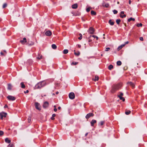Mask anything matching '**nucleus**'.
Wrapping results in <instances>:
<instances>
[{
    "label": "nucleus",
    "mask_w": 147,
    "mask_h": 147,
    "mask_svg": "<svg viewBox=\"0 0 147 147\" xmlns=\"http://www.w3.org/2000/svg\"><path fill=\"white\" fill-rule=\"evenodd\" d=\"M48 84L45 81H41L38 82L36 85L35 87V89H40Z\"/></svg>",
    "instance_id": "obj_1"
},
{
    "label": "nucleus",
    "mask_w": 147,
    "mask_h": 147,
    "mask_svg": "<svg viewBox=\"0 0 147 147\" xmlns=\"http://www.w3.org/2000/svg\"><path fill=\"white\" fill-rule=\"evenodd\" d=\"M119 87V84L113 85L111 90V92L112 93L115 92L117 90H118Z\"/></svg>",
    "instance_id": "obj_2"
},
{
    "label": "nucleus",
    "mask_w": 147,
    "mask_h": 147,
    "mask_svg": "<svg viewBox=\"0 0 147 147\" xmlns=\"http://www.w3.org/2000/svg\"><path fill=\"white\" fill-rule=\"evenodd\" d=\"M95 32V29L92 27H90L89 29L88 32L91 34H93Z\"/></svg>",
    "instance_id": "obj_3"
},
{
    "label": "nucleus",
    "mask_w": 147,
    "mask_h": 147,
    "mask_svg": "<svg viewBox=\"0 0 147 147\" xmlns=\"http://www.w3.org/2000/svg\"><path fill=\"white\" fill-rule=\"evenodd\" d=\"M35 104L36 109L39 111H40L41 110V107L40 104L37 102H35Z\"/></svg>",
    "instance_id": "obj_4"
},
{
    "label": "nucleus",
    "mask_w": 147,
    "mask_h": 147,
    "mask_svg": "<svg viewBox=\"0 0 147 147\" xmlns=\"http://www.w3.org/2000/svg\"><path fill=\"white\" fill-rule=\"evenodd\" d=\"M7 115V113L3 112L0 113V116L1 117V119L2 120L3 119V117H6Z\"/></svg>",
    "instance_id": "obj_5"
},
{
    "label": "nucleus",
    "mask_w": 147,
    "mask_h": 147,
    "mask_svg": "<svg viewBox=\"0 0 147 147\" xmlns=\"http://www.w3.org/2000/svg\"><path fill=\"white\" fill-rule=\"evenodd\" d=\"M69 98L71 99H73L75 97V94L73 92H71L69 94Z\"/></svg>",
    "instance_id": "obj_6"
},
{
    "label": "nucleus",
    "mask_w": 147,
    "mask_h": 147,
    "mask_svg": "<svg viewBox=\"0 0 147 147\" xmlns=\"http://www.w3.org/2000/svg\"><path fill=\"white\" fill-rule=\"evenodd\" d=\"M7 98L9 100H14L16 99L15 97L11 96H8L7 97Z\"/></svg>",
    "instance_id": "obj_7"
},
{
    "label": "nucleus",
    "mask_w": 147,
    "mask_h": 147,
    "mask_svg": "<svg viewBox=\"0 0 147 147\" xmlns=\"http://www.w3.org/2000/svg\"><path fill=\"white\" fill-rule=\"evenodd\" d=\"M94 116V114L92 113H90L86 115V118L88 119L91 117H93Z\"/></svg>",
    "instance_id": "obj_8"
},
{
    "label": "nucleus",
    "mask_w": 147,
    "mask_h": 147,
    "mask_svg": "<svg viewBox=\"0 0 147 147\" xmlns=\"http://www.w3.org/2000/svg\"><path fill=\"white\" fill-rule=\"evenodd\" d=\"M45 34L47 36H49L51 35L52 33L50 30H48L45 32Z\"/></svg>",
    "instance_id": "obj_9"
},
{
    "label": "nucleus",
    "mask_w": 147,
    "mask_h": 147,
    "mask_svg": "<svg viewBox=\"0 0 147 147\" xmlns=\"http://www.w3.org/2000/svg\"><path fill=\"white\" fill-rule=\"evenodd\" d=\"M49 104L48 102L47 101H46L44 103L43 105V107L44 108H45L48 107L49 106Z\"/></svg>",
    "instance_id": "obj_10"
},
{
    "label": "nucleus",
    "mask_w": 147,
    "mask_h": 147,
    "mask_svg": "<svg viewBox=\"0 0 147 147\" xmlns=\"http://www.w3.org/2000/svg\"><path fill=\"white\" fill-rule=\"evenodd\" d=\"M26 38H23V40H21L20 41V42L22 44H24L25 42H26Z\"/></svg>",
    "instance_id": "obj_11"
},
{
    "label": "nucleus",
    "mask_w": 147,
    "mask_h": 147,
    "mask_svg": "<svg viewBox=\"0 0 147 147\" xmlns=\"http://www.w3.org/2000/svg\"><path fill=\"white\" fill-rule=\"evenodd\" d=\"M43 57V56L42 55L40 54H38V56L36 57V59L38 60H40L41 59H42Z\"/></svg>",
    "instance_id": "obj_12"
},
{
    "label": "nucleus",
    "mask_w": 147,
    "mask_h": 147,
    "mask_svg": "<svg viewBox=\"0 0 147 147\" xmlns=\"http://www.w3.org/2000/svg\"><path fill=\"white\" fill-rule=\"evenodd\" d=\"M96 123V121L94 119H93L90 122L91 125L93 126L94 124Z\"/></svg>",
    "instance_id": "obj_13"
},
{
    "label": "nucleus",
    "mask_w": 147,
    "mask_h": 147,
    "mask_svg": "<svg viewBox=\"0 0 147 147\" xmlns=\"http://www.w3.org/2000/svg\"><path fill=\"white\" fill-rule=\"evenodd\" d=\"M78 7V5L77 3L74 4L72 5V8L74 9H76Z\"/></svg>",
    "instance_id": "obj_14"
},
{
    "label": "nucleus",
    "mask_w": 147,
    "mask_h": 147,
    "mask_svg": "<svg viewBox=\"0 0 147 147\" xmlns=\"http://www.w3.org/2000/svg\"><path fill=\"white\" fill-rule=\"evenodd\" d=\"M28 44L29 45H34V43L31 40H29L28 41Z\"/></svg>",
    "instance_id": "obj_15"
},
{
    "label": "nucleus",
    "mask_w": 147,
    "mask_h": 147,
    "mask_svg": "<svg viewBox=\"0 0 147 147\" xmlns=\"http://www.w3.org/2000/svg\"><path fill=\"white\" fill-rule=\"evenodd\" d=\"M127 84L133 87H134L135 86L134 84L131 82H128L127 83Z\"/></svg>",
    "instance_id": "obj_16"
},
{
    "label": "nucleus",
    "mask_w": 147,
    "mask_h": 147,
    "mask_svg": "<svg viewBox=\"0 0 147 147\" xmlns=\"http://www.w3.org/2000/svg\"><path fill=\"white\" fill-rule=\"evenodd\" d=\"M99 80V77L98 76H95V78H93V80L96 82V81H98Z\"/></svg>",
    "instance_id": "obj_17"
},
{
    "label": "nucleus",
    "mask_w": 147,
    "mask_h": 147,
    "mask_svg": "<svg viewBox=\"0 0 147 147\" xmlns=\"http://www.w3.org/2000/svg\"><path fill=\"white\" fill-rule=\"evenodd\" d=\"M5 141L7 143H10L11 141L8 138H6L5 139Z\"/></svg>",
    "instance_id": "obj_18"
},
{
    "label": "nucleus",
    "mask_w": 147,
    "mask_h": 147,
    "mask_svg": "<svg viewBox=\"0 0 147 147\" xmlns=\"http://www.w3.org/2000/svg\"><path fill=\"white\" fill-rule=\"evenodd\" d=\"M12 86L11 84H8V89L9 90H11Z\"/></svg>",
    "instance_id": "obj_19"
},
{
    "label": "nucleus",
    "mask_w": 147,
    "mask_h": 147,
    "mask_svg": "<svg viewBox=\"0 0 147 147\" xmlns=\"http://www.w3.org/2000/svg\"><path fill=\"white\" fill-rule=\"evenodd\" d=\"M74 54L76 56H78L80 54V52H79L78 51L77 52H76L75 51V50H74Z\"/></svg>",
    "instance_id": "obj_20"
},
{
    "label": "nucleus",
    "mask_w": 147,
    "mask_h": 147,
    "mask_svg": "<svg viewBox=\"0 0 147 147\" xmlns=\"http://www.w3.org/2000/svg\"><path fill=\"white\" fill-rule=\"evenodd\" d=\"M21 87L23 88H25V86L24 84V82H22L21 83Z\"/></svg>",
    "instance_id": "obj_21"
},
{
    "label": "nucleus",
    "mask_w": 147,
    "mask_h": 147,
    "mask_svg": "<svg viewBox=\"0 0 147 147\" xmlns=\"http://www.w3.org/2000/svg\"><path fill=\"white\" fill-rule=\"evenodd\" d=\"M91 13L92 15H95L96 14V13L95 11L92 10L91 11Z\"/></svg>",
    "instance_id": "obj_22"
},
{
    "label": "nucleus",
    "mask_w": 147,
    "mask_h": 147,
    "mask_svg": "<svg viewBox=\"0 0 147 147\" xmlns=\"http://www.w3.org/2000/svg\"><path fill=\"white\" fill-rule=\"evenodd\" d=\"M109 23L111 25H113L114 24V22H112L111 20H110L109 21Z\"/></svg>",
    "instance_id": "obj_23"
},
{
    "label": "nucleus",
    "mask_w": 147,
    "mask_h": 147,
    "mask_svg": "<svg viewBox=\"0 0 147 147\" xmlns=\"http://www.w3.org/2000/svg\"><path fill=\"white\" fill-rule=\"evenodd\" d=\"M52 48L53 49H56L57 48V46L55 44H53L52 45Z\"/></svg>",
    "instance_id": "obj_24"
},
{
    "label": "nucleus",
    "mask_w": 147,
    "mask_h": 147,
    "mask_svg": "<svg viewBox=\"0 0 147 147\" xmlns=\"http://www.w3.org/2000/svg\"><path fill=\"white\" fill-rule=\"evenodd\" d=\"M131 20L134 21L135 20V19L132 18H130L128 19V21L129 22H130Z\"/></svg>",
    "instance_id": "obj_25"
},
{
    "label": "nucleus",
    "mask_w": 147,
    "mask_h": 147,
    "mask_svg": "<svg viewBox=\"0 0 147 147\" xmlns=\"http://www.w3.org/2000/svg\"><path fill=\"white\" fill-rule=\"evenodd\" d=\"M113 68V66L112 65H110L108 67L109 69L111 70Z\"/></svg>",
    "instance_id": "obj_26"
},
{
    "label": "nucleus",
    "mask_w": 147,
    "mask_h": 147,
    "mask_svg": "<svg viewBox=\"0 0 147 147\" xmlns=\"http://www.w3.org/2000/svg\"><path fill=\"white\" fill-rule=\"evenodd\" d=\"M68 51L67 49H65L63 51V53L64 54H66L68 53Z\"/></svg>",
    "instance_id": "obj_27"
},
{
    "label": "nucleus",
    "mask_w": 147,
    "mask_h": 147,
    "mask_svg": "<svg viewBox=\"0 0 147 147\" xmlns=\"http://www.w3.org/2000/svg\"><path fill=\"white\" fill-rule=\"evenodd\" d=\"M120 100H122L123 102L125 101V99L122 96H121V94H120Z\"/></svg>",
    "instance_id": "obj_28"
},
{
    "label": "nucleus",
    "mask_w": 147,
    "mask_h": 147,
    "mask_svg": "<svg viewBox=\"0 0 147 147\" xmlns=\"http://www.w3.org/2000/svg\"><path fill=\"white\" fill-rule=\"evenodd\" d=\"M14 146V144L13 143H10L7 146V147H13Z\"/></svg>",
    "instance_id": "obj_29"
},
{
    "label": "nucleus",
    "mask_w": 147,
    "mask_h": 147,
    "mask_svg": "<svg viewBox=\"0 0 147 147\" xmlns=\"http://www.w3.org/2000/svg\"><path fill=\"white\" fill-rule=\"evenodd\" d=\"M81 14V13L80 12H79L78 11H77V12H76L75 13V16H80Z\"/></svg>",
    "instance_id": "obj_30"
},
{
    "label": "nucleus",
    "mask_w": 147,
    "mask_h": 147,
    "mask_svg": "<svg viewBox=\"0 0 147 147\" xmlns=\"http://www.w3.org/2000/svg\"><path fill=\"white\" fill-rule=\"evenodd\" d=\"M7 4L6 3H4L3 5V8H4L7 7Z\"/></svg>",
    "instance_id": "obj_31"
},
{
    "label": "nucleus",
    "mask_w": 147,
    "mask_h": 147,
    "mask_svg": "<svg viewBox=\"0 0 147 147\" xmlns=\"http://www.w3.org/2000/svg\"><path fill=\"white\" fill-rule=\"evenodd\" d=\"M91 36H92V37H94V38H96V40H98V37L97 36H95V35H92V36H91H91H90V37Z\"/></svg>",
    "instance_id": "obj_32"
},
{
    "label": "nucleus",
    "mask_w": 147,
    "mask_h": 147,
    "mask_svg": "<svg viewBox=\"0 0 147 147\" xmlns=\"http://www.w3.org/2000/svg\"><path fill=\"white\" fill-rule=\"evenodd\" d=\"M142 24L141 23L140 24H137L136 25V26L138 27H139L140 26L142 27Z\"/></svg>",
    "instance_id": "obj_33"
},
{
    "label": "nucleus",
    "mask_w": 147,
    "mask_h": 147,
    "mask_svg": "<svg viewBox=\"0 0 147 147\" xmlns=\"http://www.w3.org/2000/svg\"><path fill=\"white\" fill-rule=\"evenodd\" d=\"M131 113V111H126L125 112V113L127 115H128L129 114H130Z\"/></svg>",
    "instance_id": "obj_34"
},
{
    "label": "nucleus",
    "mask_w": 147,
    "mask_h": 147,
    "mask_svg": "<svg viewBox=\"0 0 147 147\" xmlns=\"http://www.w3.org/2000/svg\"><path fill=\"white\" fill-rule=\"evenodd\" d=\"M104 123L105 122L104 121H101L99 123V124L100 125H102L104 124Z\"/></svg>",
    "instance_id": "obj_35"
},
{
    "label": "nucleus",
    "mask_w": 147,
    "mask_h": 147,
    "mask_svg": "<svg viewBox=\"0 0 147 147\" xmlns=\"http://www.w3.org/2000/svg\"><path fill=\"white\" fill-rule=\"evenodd\" d=\"M91 9V8L90 7H89L86 9V11L87 12H88Z\"/></svg>",
    "instance_id": "obj_36"
},
{
    "label": "nucleus",
    "mask_w": 147,
    "mask_h": 147,
    "mask_svg": "<svg viewBox=\"0 0 147 147\" xmlns=\"http://www.w3.org/2000/svg\"><path fill=\"white\" fill-rule=\"evenodd\" d=\"M109 4L108 3L105 4V5H103V6H105L106 7H108L109 6Z\"/></svg>",
    "instance_id": "obj_37"
},
{
    "label": "nucleus",
    "mask_w": 147,
    "mask_h": 147,
    "mask_svg": "<svg viewBox=\"0 0 147 147\" xmlns=\"http://www.w3.org/2000/svg\"><path fill=\"white\" fill-rule=\"evenodd\" d=\"M79 35L80 36V37H79L78 38L79 40H81L82 38V35L81 34H80Z\"/></svg>",
    "instance_id": "obj_38"
},
{
    "label": "nucleus",
    "mask_w": 147,
    "mask_h": 147,
    "mask_svg": "<svg viewBox=\"0 0 147 147\" xmlns=\"http://www.w3.org/2000/svg\"><path fill=\"white\" fill-rule=\"evenodd\" d=\"M4 132L3 131H0V136H1L3 135Z\"/></svg>",
    "instance_id": "obj_39"
},
{
    "label": "nucleus",
    "mask_w": 147,
    "mask_h": 147,
    "mask_svg": "<svg viewBox=\"0 0 147 147\" xmlns=\"http://www.w3.org/2000/svg\"><path fill=\"white\" fill-rule=\"evenodd\" d=\"M28 122L29 123H30V122L31 120V117H28Z\"/></svg>",
    "instance_id": "obj_40"
},
{
    "label": "nucleus",
    "mask_w": 147,
    "mask_h": 147,
    "mask_svg": "<svg viewBox=\"0 0 147 147\" xmlns=\"http://www.w3.org/2000/svg\"><path fill=\"white\" fill-rule=\"evenodd\" d=\"M78 62H72V63H71V65H76L77 64H78Z\"/></svg>",
    "instance_id": "obj_41"
},
{
    "label": "nucleus",
    "mask_w": 147,
    "mask_h": 147,
    "mask_svg": "<svg viewBox=\"0 0 147 147\" xmlns=\"http://www.w3.org/2000/svg\"><path fill=\"white\" fill-rule=\"evenodd\" d=\"M126 16L125 14H124L123 15H120V17L122 18H123L124 17H125Z\"/></svg>",
    "instance_id": "obj_42"
},
{
    "label": "nucleus",
    "mask_w": 147,
    "mask_h": 147,
    "mask_svg": "<svg viewBox=\"0 0 147 147\" xmlns=\"http://www.w3.org/2000/svg\"><path fill=\"white\" fill-rule=\"evenodd\" d=\"M113 12L114 14H116L117 13L118 11L116 10H114L113 11Z\"/></svg>",
    "instance_id": "obj_43"
},
{
    "label": "nucleus",
    "mask_w": 147,
    "mask_h": 147,
    "mask_svg": "<svg viewBox=\"0 0 147 147\" xmlns=\"http://www.w3.org/2000/svg\"><path fill=\"white\" fill-rule=\"evenodd\" d=\"M110 49V48L109 47L105 49V51H109Z\"/></svg>",
    "instance_id": "obj_44"
},
{
    "label": "nucleus",
    "mask_w": 147,
    "mask_h": 147,
    "mask_svg": "<svg viewBox=\"0 0 147 147\" xmlns=\"http://www.w3.org/2000/svg\"><path fill=\"white\" fill-rule=\"evenodd\" d=\"M125 45V44L120 46V49H121L123 47H124Z\"/></svg>",
    "instance_id": "obj_45"
},
{
    "label": "nucleus",
    "mask_w": 147,
    "mask_h": 147,
    "mask_svg": "<svg viewBox=\"0 0 147 147\" xmlns=\"http://www.w3.org/2000/svg\"><path fill=\"white\" fill-rule=\"evenodd\" d=\"M116 22L117 24H119V20L117 19L116 20Z\"/></svg>",
    "instance_id": "obj_46"
},
{
    "label": "nucleus",
    "mask_w": 147,
    "mask_h": 147,
    "mask_svg": "<svg viewBox=\"0 0 147 147\" xmlns=\"http://www.w3.org/2000/svg\"><path fill=\"white\" fill-rule=\"evenodd\" d=\"M139 39H140V40H141L142 41L143 40V37H140L139 38Z\"/></svg>",
    "instance_id": "obj_47"
},
{
    "label": "nucleus",
    "mask_w": 147,
    "mask_h": 147,
    "mask_svg": "<svg viewBox=\"0 0 147 147\" xmlns=\"http://www.w3.org/2000/svg\"><path fill=\"white\" fill-rule=\"evenodd\" d=\"M117 66L119 65V61H118L117 62Z\"/></svg>",
    "instance_id": "obj_48"
},
{
    "label": "nucleus",
    "mask_w": 147,
    "mask_h": 147,
    "mask_svg": "<svg viewBox=\"0 0 147 147\" xmlns=\"http://www.w3.org/2000/svg\"><path fill=\"white\" fill-rule=\"evenodd\" d=\"M1 55H2V56H5V53H3L2 52H1Z\"/></svg>",
    "instance_id": "obj_49"
},
{
    "label": "nucleus",
    "mask_w": 147,
    "mask_h": 147,
    "mask_svg": "<svg viewBox=\"0 0 147 147\" xmlns=\"http://www.w3.org/2000/svg\"><path fill=\"white\" fill-rule=\"evenodd\" d=\"M29 92V91L28 90H26V91H24V92L25 93H28Z\"/></svg>",
    "instance_id": "obj_50"
},
{
    "label": "nucleus",
    "mask_w": 147,
    "mask_h": 147,
    "mask_svg": "<svg viewBox=\"0 0 147 147\" xmlns=\"http://www.w3.org/2000/svg\"><path fill=\"white\" fill-rule=\"evenodd\" d=\"M4 108H7L8 107V106H7V105H5V106H4Z\"/></svg>",
    "instance_id": "obj_51"
},
{
    "label": "nucleus",
    "mask_w": 147,
    "mask_h": 147,
    "mask_svg": "<svg viewBox=\"0 0 147 147\" xmlns=\"http://www.w3.org/2000/svg\"><path fill=\"white\" fill-rule=\"evenodd\" d=\"M56 115L55 114H53L52 115V117H54Z\"/></svg>",
    "instance_id": "obj_52"
},
{
    "label": "nucleus",
    "mask_w": 147,
    "mask_h": 147,
    "mask_svg": "<svg viewBox=\"0 0 147 147\" xmlns=\"http://www.w3.org/2000/svg\"><path fill=\"white\" fill-rule=\"evenodd\" d=\"M46 96V94H42L41 95V96L42 97H43L44 96Z\"/></svg>",
    "instance_id": "obj_53"
},
{
    "label": "nucleus",
    "mask_w": 147,
    "mask_h": 147,
    "mask_svg": "<svg viewBox=\"0 0 147 147\" xmlns=\"http://www.w3.org/2000/svg\"><path fill=\"white\" fill-rule=\"evenodd\" d=\"M120 94H121V96H122L123 95V93H120Z\"/></svg>",
    "instance_id": "obj_54"
},
{
    "label": "nucleus",
    "mask_w": 147,
    "mask_h": 147,
    "mask_svg": "<svg viewBox=\"0 0 147 147\" xmlns=\"http://www.w3.org/2000/svg\"><path fill=\"white\" fill-rule=\"evenodd\" d=\"M57 109L56 108H55L54 109V111H55V112H56L57 111Z\"/></svg>",
    "instance_id": "obj_55"
},
{
    "label": "nucleus",
    "mask_w": 147,
    "mask_h": 147,
    "mask_svg": "<svg viewBox=\"0 0 147 147\" xmlns=\"http://www.w3.org/2000/svg\"><path fill=\"white\" fill-rule=\"evenodd\" d=\"M51 119L52 120H54L55 119L54 117H52L51 118Z\"/></svg>",
    "instance_id": "obj_56"
},
{
    "label": "nucleus",
    "mask_w": 147,
    "mask_h": 147,
    "mask_svg": "<svg viewBox=\"0 0 147 147\" xmlns=\"http://www.w3.org/2000/svg\"><path fill=\"white\" fill-rule=\"evenodd\" d=\"M124 11H122L121 12V15H122L123 14H124Z\"/></svg>",
    "instance_id": "obj_57"
},
{
    "label": "nucleus",
    "mask_w": 147,
    "mask_h": 147,
    "mask_svg": "<svg viewBox=\"0 0 147 147\" xmlns=\"http://www.w3.org/2000/svg\"><path fill=\"white\" fill-rule=\"evenodd\" d=\"M131 3V1L130 0H129V3L130 4Z\"/></svg>",
    "instance_id": "obj_58"
},
{
    "label": "nucleus",
    "mask_w": 147,
    "mask_h": 147,
    "mask_svg": "<svg viewBox=\"0 0 147 147\" xmlns=\"http://www.w3.org/2000/svg\"><path fill=\"white\" fill-rule=\"evenodd\" d=\"M4 52L5 54H6L7 53V52L5 50H4L3 51Z\"/></svg>",
    "instance_id": "obj_59"
},
{
    "label": "nucleus",
    "mask_w": 147,
    "mask_h": 147,
    "mask_svg": "<svg viewBox=\"0 0 147 147\" xmlns=\"http://www.w3.org/2000/svg\"><path fill=\"white\" fill-rule=\"evenodd\" d=\"M78 47L79 48H80L81 47V46L80 45H78Z\"/></svg>",
    "instance_id": "obj_60"
},
{
    "label": "nucleus",
    "mask_w": 147,
    "mask_h": 147,
    "mask_svg": "<svg viewBox=\"0 0 147 147\" xmlns=\"http://www.w3.org/2000/svg\"><path fill=\"white\" fill-rule=\"evenodd\" d=\"M58 109H59V110H60V109H61V107H58Z\"/></svg>",
    "instance_id": "obj_61"
},
{
    "label": "nucleus",
    "mask_w": 147,
    "mask_h": 147,
    "mask_svg": "<svg viewBox=\"0 0 147 147\" xmlns=\"http://www.w3.org/2000/svg\"><path fill=\"white\" fill-rule=\"evenodd\" d=\"M59 93V92H56V94H58Z\"/></svg>",
    "instance_id": "obj_62"
},
{
    "label": "nucleus",
    "mask_w": 147,
    "mask_h": 147,
    "mask_svg": "<svg viewBox=\"0 0 147 147\" xmlns=\"http://www.w3.org/2000/svg\"><path fill=\"white\" fill-rule=\"evenodd\" d=\"M88 133H86L85 134V136H87V135H88Z\"/></svg>",
    "instance_id": "obj_63"
},
{
    "label": "nucleus",
    "mask_w": 147,
    "mask_h": 147,
    "mask_svg": "<svg viewBox=\"0 0 147 147\" xmlns=\"http://www.w3.org/2000/svg\"><path fill=\"white\" fill-rule=\"evenodd\" d=\"M128 41H127V42H126L125 43V45H126V44H128Z\"/></svg>",
    "instance_id": "obj_64"
}]
</instances>
